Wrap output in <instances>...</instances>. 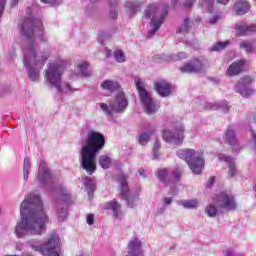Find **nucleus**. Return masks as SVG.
Returning <instances> with one entry per match:
<instances>
[{"label": "nucleus", "mask_w": 256, "mask_h": 256, "mask_svg": "<svg viewBox=\"0 0 256 256\" xmlns=\"http://www.w3.org/2000/svg\"><path fill=\"white\" fill-rule=\"evenodd\" d=\"M20 215L22 220L17 223L15 234L20 239L32 235H41L45 225L49 223V216L43 209V201L39 195L28 194L21 203Z\"/></svg>", "instance_id": "1"}, {"label": "nucleus", "mask_w": 256, "mask_h": 256, "mask_svg": "<svg viewBox=\"0 0 256 256\" xmlns=\"http://www.w3.org/2000/svg\"><path fill=\"white\" fill-rule=\"evenodd\" d=\"M105 147V135L90 131L86 139V145L81 150V167L88 175L97 171V153Z\"/></svg>", "instance_id": "2"}, {"label": "nucleus", "mask_w": 256, "mask_h": 256, "mask_svg": "<svg viewBox=\"0 0 256 256\" xmlns=\"http://www.w3.org/2000/svg\"><path fill=\"white\" fill-rule=\"evenodd\" d=\"M45 27L43 22L39 19H27L22 25V35L29 41L24 48V65L29 67V59H35L37 57V51H35V35H43Z\"/></svg>", "instance_id": "3"}, {"label": "nucleus", "mask_w": 256, "mask_h": 256, "mask_svg": "<svg viewBox=\"0 0 256 256\" xmlns=\"http://www.w3.org/2000/svg\"><path fill=\"white\" fill-rule=\"evenodd\" d=\"M179 159L185 161L192 170L194 175H201L203 169H205V158L203 152L195 151V149L186 148L177 152Z\"/></svg>", "instance_id": "4"}, {"label": "nucleus", "mask_w": 256, "mask_h": 256, "mask_svg": "<svg viewBox=\"0 0 256 256\" xmlns=\"http://www.w3.org/2000/svg\"><path fill=\"white\" fill-rule=\"evenodd\" d=\"M67 69L66 62L57 64H48V69L45 71V77L52 87H55L59 93L63 91V73Z\"/></svg>", "instance_id": "5"}, {"label": "nucleus", "mask_w": 256, "mask_h": 256, "mask_svg": "<svg viewBox=\"0 0 256 256\" xmlns=\"http://www.w3.org/2000/svg\"><path fill=\"white\" fill-rule=\"evenodd\" d=\"M30 247L36 253H41L44 256H59L61 251V243L59 241V236L53 234L50 236L46 244H41V242H31Z\"/></svg>", "instance_id": "6"}, {"label": "nucleus", "mask_w": 256, "mask_h": 256, "mask_svg": "<svg viewBox=\"0 0 256 256\" xmlns=\"http://www.w3.org/2000/svg\"><path fill=\"white\" fill-rule=\"evenodd\" d=\"M134 83L136 85V89L138 90L139 99L144 107L145 113H147V115L155 113V111H157V106L155 105V102H153L151 94H149L147 89H145V82H143L141 78L137 77L135 78Z\"/></svg>", "instance_id": "7"}, {"label": "nucleus", "mask_w": 256, "mask_h": 256, "mask_svg": "<svg viewBox=\"0 0 256 256\" xmlns=\"http://www.w3.org/2000/svg\"><path fill=\"white\" fill-rule=\"evenodd\" d=\"M169 15V6L164 7V11L160 17V19H157V5L155 4H149L145 10V17L146 19H151V25L152 30L149 32V36L153 37L159 29H161V26L163 25V22L165 21V17Z\"/></svg>", "instance_id": "8"}, {"label": "nucleus", "mask_w": 256, "mask_h": 256, "mask_svg": "<svg viewBox=\"0 0 256 256\" xmlns=\"http://www.w3.org/2000/svg\"><path fill=\"white\" fill-rule=\"evenodd\" d=\"M127 105H129V102L127 101V98L125 97V93L119 92L115 100L113 102H110L109 105L106 103H100V108L103 112L106 113V115H111L114 113H122V111H125L127 109Z\"/></svg>", "instance_id": "9"}, {"label": "nucleus", "mask_w": 256, "mask_h": 256, "mask_svg": "<svg viewBox=\"0 0 256 256\" xmlns=\"http://www.w3.org/2000/svg\"><path fill=\"white\" fill-rule=\"evenodd\" d=\"M185 129L183 128L182 124H176L174 126V131L171 132L169 130L163 131V139L166 141V143H175V145H181L183 143V140L185 139V136L183 135V132Z\"/></svg>", "instance_id": "10"}, {"label": "nucleus", "mask_w": 256, "mask_h": 256, "mask_svg": "<svg viewBox=\"0 0 256 256\" xmlns=\"http://www.w3.org/2000/svg\"><path fill=\"white\" fill-rule=\"evenodd\" d=\"M215 201L219 203L221 209H226V211H235V209H237L235 197L225 192H221Z\"/></svg>", "instance_id": "11"}, {"label": "nucleus", "mask_w": 256, "mask_h": 256, "mask_svg": "<svg viewBox=\"0 0 256 256\" xmlns=\"http://www.w3.org/2000/svg\"><path fill=\"white\" fill-rule=\"evenodd\" d=\"M205 64L197 58L194 57L185 63L183 66L179 68L182 73H199V71H203Z\"/></svg>", "instance_id": "12"}, {"label": "nucleus", "mask_w": 256, "mask_h": 256, "mask_svg": "<svg viewBox=\"0 0 256 256\" xmlns=\"http://www.w3.org/2000/svg\"><path fill=\"white\" fill-rule=\"evenodd\" d=\"M127 256H143V243L139 238H132L127 244Z\"/></svg>", "instance_id": "13"}, {"label": "nucleus", "mask_w": 256, "mask_h": 256, "mask_svg": "<svg viewBox=\"0 0 256 256\" xmlns=\"http://www.w3.org/2000/svg\"><path fill=\"white\" fill-rule=\"evenodd\" d=\"M245 67V60H238L234 63H232L226 72V75L228 77H237V75H240L243 73V69Z\"/></svg>", "instance_id": "14"}, {"label": "nucleus", "mask_w": 256, "mask_h": 256, "mask_svg": "<svg viewBox=\"0 0 256 256\" xmlns=\"http://www.w3.org/2000/svg\"><path fill=\"white\" fill-rule=\"evenodd\" d=\"M154 91L161 97H169L171 95V84L166 81L154 82Z\"/></svg>", "instance_id": "15"}, {"label": "nucleus", "mask_w": 256, "mask_h": 256, "mask_svg": "<svg viewBox=\"0 0 256 256\" xmlns=\"http://www.w3.org/2000/svg\"><path fill=\"white\" fill-rule=\"evenodd\" d=\"M118 181L120 183V193L122 196H124V199L129 202V195L131 193V190H129V183L127 182V176L120 175L118 177Z\"/></svg>", "instance_id": "16"}, {"label": "nucleus", "mask_w": 256, "mask_h": 256, "mask_svg": "<svg viewBox=\"0 0 256 256\" xmlns=\"http://www.w3.org/2000/svg\"><path fill=\"white\" fill-rule=\"evenodd\" d=\"M104 209H106L107 211H112L113 216L116 219H119V217H121V205L119 204V202H117V200H112L105 203Z\"/></svg>", "instance_id": "17"}, {"label": "nucleus", "mask_w": 256, "mask_h": 256, "mask_svg": "<svg viewBox=\"0 0 256 256\" xmlns=\"http://www.w3.org/2000/svg\"><path fill=\"white\" fill-rule=\"evenodd\" d=\"M250 9L249 2L246 0H236L234 3V10L236 15H245Z\"/></svg>", "instance_id": "18"}, {"label": "nucleus", "mask_w": 256, "mask_h": 256, "mask_svg": "<svg viewBox=\"0 0 256 256\" xmlns=\"http://www.w3.org/2000/svg\"><path fill=\"white\" fill-rule=\"evenodd\" d=\"M51 179V171L49 168H43V162L40 163V167L38 170V183H47Z\"/></svg>", "instance_id": "19"}, {"label": "nucleus", "mask_w": 256, "mask_h": 256, "mask_svg": "<svg viewBox=\"0 0 256 256\" xmlns=\"http://www.w3.org/2000/svg\"><path fill=\"white\" fill-rule=\"evenodd\" d=\"M183 175V169L176 167L172 170L171 175L168 178V183L173 185V183H179L181 181V176Z\"/></svg>", "instance_id": "20"}, {"label": "nucleus", "mask_w": 256, "mask_h": 256, "mask_svg": "<svg viewBox=\"0 0 256 256\" xmlns=\"http://www.w3.org/2000/svg\"><path fill=\"white\" fill-rule=\"evenodd\" d=\"M100 87L102 89H106V91H119V89H121V85H119V83L114 82L112 80H105L101 83Z\"/></svg>", "instance_id": "21"}, {"label": "nucleus", "mask_w": 256, "mask_h": 256, "mask_svg": "<svg viewBox=\"0 0 256 256\" xmlns=\"http://www.w3.org/2000/svg\"><path fill=\"white\" fill-rule=\"evenodd\" d=\"M141 11V3L139 2H128L126 6V13L128 15L133 16L136 15V13H139Z\"/></svg>", "instance_id": "22"}, {"label": "nucleus", "mask_w": 256, "mask_h": 256, "mask_svg": "<svg viewBox=\"0 0 256 256\" xmlns=\"http://www.w3.org/2000/svg\"><path fill=\"white\" fill-rule=\"evenodd\" d=\"M155 175L157 179H159V181H161L162 183H165V185H170L169 172L167 171V169L165 168L158 169L157 172H155Z\"/></svg>", "instance_id": "23"}, {"label": "nucleus", "mask_w": 256, "mask_h": 256, "mask_svg": "<svg viewBox=\"0 0 256 256\" xmlns=\"http://www.w3.org/2000/svg\"><path fill=\"white\" fill-rule=\"evenodd\" d=\"M225 142L228 145H235L237 143V138L235 136V130L231 129V126L227 128V131L225 133Z\"/></svg>", "instance_id": "24"}, {"label": "nucleus", "mask_w": 256, "mask_h": 256, "mask_svg": "<svg viewBox=\"0 0 256 256\" xmlns=\"http://www.w3.org/2000/svg\"><path fill=\"white\" fill-rule=\"evenodd\" d=\"M237 31L239 33V36L249 35V33H255L256 32V26L240 25V26H237Z\"/></svg>", "instance_id": "25"}, {"label": "nucleus", "mask_w": 256, "mask_h": 256, "mask_svg": "<svg viewBox=\"0 0 256 256\" xmlns=\"http://www.w3.org/2000/svg\"><path fill=\"white\" fill-rule=\"evenodd\" d=\"M224 161L228 163V175L235 177L237 173V168L235 167V161L233 158L225 157Z\"/></svg>", "instance_id": "26"}, {"label": "nucleus", "mask_w": 256, "mask_h": 256, "mask_svg": "<svg viewBox=\"0 0 256 256\" xmlns=\"http://www.w3.org/2000/svg\"><path fill=\"white\" fill-rule=\"evenodd\" d=\"M180 205H182L184 209H197V207H199V201L197 199L184 200L180 202Z\"/></svg>", "instance_id": "27"}, {"label": "nucleus", "mask_w": 256, "mask_h": 256, "mask_svg": "<svg viewBox=\"0 0 256 256\" xmlns=\"http://www.w3.org/2000/svg\"><path fill=\"white\" fill-rule=\"evenodd\" d=\"M99 165L100 167H102V169H109V167H111V157L107 156V155H102L99 157Z\"/></svg>", "instance_id": "28"}, {"label": "nucleus", "mask_w": 256, "mask_h": 256, "mask_svg": "<svg viewBox=\"0 0 256 256\" xmlns=\"http://www.w3.org/2000/svg\"><path fill=\"white\" fill-rule=\"evenodd\" d=\"M217 206L208 204L205 208V213L208 217H217Z\"/></svg>", "instance_id": "29"}, {"label": "nucleus", "mask_w": 256, "mask_h": 256, "mask_svg": "<svg viewBox=\"0 0 256 256\" xmlns=\"http://www.w3.org/2000/svg\"><path fill=\"white\" fill-rule=\"evenodd\" d=\"M77 67H78L80 73H82V75H84V77H89V75H91V71L88 70L89 63L82 62V63L78 64Z\"/></svg>", "instance_id": "30"}, {"label": "nucleus", "mask_w": 256, "mask_h": 256, "mask_svg": "<svg viewBox=\"0 0 256 256\" xmlns=\"http://www.w3.org/2000/svg\"><path fill=\"white\" fill-rule=\"evenodd\" d=\"M189 29H191L189 18H185L183 24L177 30V33H183L185 35L186 33H189Z\"/></svg>", "instance_id": "31"}, {"label": "nucleus", "mask_w": 256, "mask_h": 256, "mask_svg": "<svg viewBox=\"0 0 256 256\" xmlns=\"http://www.w3.org/2000/svg\"><path fill=\"white\" fill-rule=\"evenodd\" d=\"M29 169H31V161L26 157L23 163L24 179H29Z\"/></svg>", "instance_id": "32"}, {"label": "nucleus", "mask_w": 256, "mask_h": 256, "mask_svg": "<svg viewBox=\"0 0 256 256\" xmlns=\"http://www.w3.org/2000/svg\"><path fill=\"white\" fill-rule=\"evenodd\" d=\"M187 57V53L179 52L178 54L169 56L168 61H183L184 59H187Z\"/></svg>", "instance_id": "33"}, {"label": "nucleus", "mask_w": 256, "mask_h": 256, "mask_svg": "<svg viewBox=\"0 0 256 256\" xmlns=\"http://www.w3.org/2000/svg\"><path fill=\"white\" fill-rule=\"evenodd\" d=\"M228 45H229V41L217 42L216 44L213 45V47L211 48V51H223V49H225V47H227Z\"/></svg>", "instance_id": "34"}, {"label": "nucleus", "mask_w": 256, "mask_h": 256, "mask_svg": "<svg viewBox=\"0 0 256 256\" xmlns=\"http://www.w3.org/2000/svg\"><path fill=\"white\" fill-rule=\"evenodd\" d=\"M58 221H65L67 219V208L57 209Z\"/></svg>", "instance_id": "35"}, {"label": "nucleus", "mask_w": 256, "mask_h": 256, "mask_svg": "<svg viewBox=\"0 0 256 256\" xmlns=\"http://www.w3.org/2000/svg\"><path fill=\"white\" fill-rule=\"evenodd\" d=\"M114 57L118 63H124L125 61V53H123V50H116L114 52Z\"/></svg>", "instance_id": "36"}, {"label": "nucleus", "mask_w": 256, "mask_h": 256, "mask_svg": "<svg viewBox=\"0 0 256 256\" xmlns=\"http://www.w3.org/2000/svg\"><path fill=\"white\" fill-rule=\"evenodd\" d=\"M28 75H29V78L32 81H38L39 80V71H37L33 68L28 69Z\"/></svg>", "instance_id": "37"}, {"label": "nucleus", "mask_w": 256, "mask_h": 256, "mask_svg": "<svg viewBox=\"0 0 256 256\" xmlns=\"http://www.w3.org/2000/svg\"><path fill=\"white\" fill-rule=\"evenodd\" d=\"M194 3H195V0H183V2L180 3L179 5H180V7H183V9L191 10Z\"/></svg>", "instance_id": "38"}, {"label": "nucleus", "mask_w": 256, "mask_h": 256, "mask_svg": "<svg viewBox=\"0 0 256 256\" xmlns=\"http://www.w3.org/2000/svg\"><path fill=\"white\" fill-rule=\"evenodd\" d=\"M240 49H246L247 53L255 51V48H253V46L249 42L240 43Z\"/></svg>", "instance_id": "39"}, {"label": "nucleus", "mask_w": 256, "mask_h": 256, "mask_svg": "<svg viewBox=\"0 0 256 256\" xmlns=\"http://www.w3.org/2000/svg\"><path fill=\"white\" fill-rule=\"evenodd\" d=\"M159 149H161V143L159 142V140H156L153 144V153L156 159H159V154H157Z\"/></svg>", "instance_id": "40"}, {"label": "nucleus", "mask_w": 256, "mask_h": 256, "mask_svg": "<svg viewBox=\"0 0 256 256\" xmlns=\"http://www.w3.org/2000/svg\"><path fill=\"white\" fill-rule=\"evenodd\" d=\"M139 143H140V145H147V143H149V134L144 133V134L140 135Z\"/></svg>", "instance_id": "41"}, {"label": "nucleus", "mask_w": 256, "mask_h": 256, "mask_svg": "<svg viewBox=\"0 0 256 256\" xmlns=\"http://www.w3.org/2000/svg\"><path fill=\"white\" fill-rule=\"evenodd\" d=\"M62 197H64V201H69L71 199V194L65 188H61Z\"/></svg>", "instance_id": "42"}, {"label": "nucleus", "mask_w": 256, "mask_h": 256, "mask_svg": "<svg viewBox=\"0 0 256 256\" xmlns=\"http://www.w3.org/2000/svg\"><path fill=\"white\" fill-rule=\"evenodd\" d=\"M41 2L48 5H59V3H61V0H41Z\"/></svg>", "instance_id": "43"}, {"label": "nucleus", "mask_w": 256, "mask_h": 256, "mask_svg": "<svg viewBox=\"0 0 256 256\" xmlns=\"http://www.w3.org/2000/svg\"><path fill=\"white\" fill-rule=\"evenodd\" d=\"M87 223H88V225H93L95 223V215H93V214L88 215Z\"/></svg>", "instance_id": "44"}, {"label": "nucleus", "mask_w": 256, "mask_h": 256, "mask_svg": "<svg viewBox=\"0 0 256 256\" xmlns=\"http://www.w3.org/2000/svg\"><path fill=\"white\" fill-rule=\"evenodd\" d=\"M5 5H7V0H0V17L5 10Z\"/></svg>", "instance_id": "45"}, {"label": "nucleus", "mask_w": 256, "mask_h": 256, "mask_svg": "<svg viewBox=\"0 0 256 256\" xmlns=\"http://www.w3.org/2000/svg\"><path fill=\"white\" fill-rule=\"evenodd\" d=\"M243 81H244V83L249 85V84L253 83V78H251V76H244Z\"/></svg>", "instance_id": "46"}, {"label": "nucleus", "mask_w": 256, "mask_h": 256, "mask_svg": "<svg viewBox=\"0 0 256 256\" xmlns=\"http://www.w3.org/2000/svg\"><path fill=\"white\" fill-rule=\"evenodd\" d=\"M240 95H242V97H249V95H253V90L241 91Z\"/></svg>", "instance_id": "47"}, {"label": "nucleus", "mask_w": 256, "mask_h": 256, "mask_svg": "<svg viewBox=\"0 0 256 256\" xmlns=\"http://www.w3.org/2000/svg\"><path fill=\"white\" fill-rule=\"evenodd\" d=\"M213 183H215V177H210L207 187H213Z\"/></svg>", "instance_id": "48"}, {"label": "nucleus", "mask_w": 256, "mask_h": 256, "mask_svg": "<svg viewBox=\"0 0 256 256\" xmlns=\"http://www.w3.org/2000/svg\"><path fill=\"white\" fill-rule=\"evenodd\" d=\"M110 15H111L112 19H117V15H118L117 10H112L110 12Z\"/></svg>", "instance_id": "49"}, {"label": "nucleus", "mask_w": 256, "mask_h": 256, "mask_svg": "<svg viewBox=\"0 0 256 256\" xmlns=\"http://www.w3.org/2000/svg\"><path fill=\"white\" fill-rule=\"evenodd\" d=\"M19 0H11L10 7H17Z\"/></svg>", "instance_id": "50"}, {"label": "nucleus", "mask_w": 256, "mask_h": 256, "mask_svg": "<svg viewBox=\"0 0 256 256\" xmlns=\"http://www.w3.org/2000/svg\"><path fill=\"white\" fill-rule=\"evenodd\" d=\"M177 3H179V0H172L170 2L171 7H177Z\"/></svg>", "instance_id": "51"}, {"label": "nucleus", "mask_w": 256, "mask_h": 256, "mask_svg": "<svg viewBox=\"0 0 256 256\" xmlns=\"http://www.w3.org/2000/svg\"><path fill=\"white\" fill-rule=\"evenodd\" d=\"M217 3H220L221 5H227V3H229V0H217Z\"/></svg>", "instance_id": "52"}, {"label": "nucleus", "mask_w": 256, "mask_h": 256, "mask_svg": "<svg viewBox=\"0 0 256 256\" xmlns=\"http://www.w3.org/2000/svg\"><path fill=\"white\" fill-rule=\"evenodd\" d=\"M172 201H173V200H171V198H165V199H164V203H165L166 205H171Z\"/></svg>", "instance_id": "53"}, {"label": "nucleus", "mask_w": 256, "mask_h": 256, "mask_svg": "<svg viewBox=\"0 0 256 256\" xmlns=\"http://www.w3.org/2000/svg\"><path fill=\"white\" fill-rule=\"evenodd\" d=\"M47 59H49V56H43L42 59L40 60V62L42 63V65H45V61H47Z\"/></svg>", "instance_id": "54"}, {"label": "nucleus", "mask_w": 256, "mask_h": 256, "mask_svg": "<svg viewBox=\"0 0 256 256\" xmlns=\"http://www.w3.org/2000/svg\"><path fill=\"white\" fill-rule=\"evenodd\" d=\"M206 5H213V3L215 2V0H204Z\"/></svg>", "instance_id": "55"}, {"label": "nucleus", "mask_w": 256, "mask_h": 256, "mask_svg": "<svg viewBox=\"0 0 256 256\" xmlns=\"http://www.w3.org/2000/svg\"><path fill=\"white\" fill-rule=\"evenodd\" d=\"M218 17L215 16L213 19L210 20V23L213 25L217 21Z\"/></svg>", "instance_id": "56"}, {"label": "nucleus", "mask_w": 256, "mask_h": 256, "mask_svg": "<svg viewBox=\"0 0 256 256\" xmlns=\"http://www.w3.org/2000/svg\"><path fill=\"white\" fill-rule=\"evenodd\" d=\"M117 3H119V0H116V1H111L110 2V5H111V7H113V5H117Z\"/></svg>", "instance_id": "57"}, {"label": "nucleus", "mask_w": 256, "mask_h": 256, "mask_svg": "<svg viewBox=\"0 0 256 256\" xmlns=\"http://www.w3.org/2000/svg\"><path fill=\"white\" fill-rule=\"evenodd\" d=\"M106 55H107V57H111V50L110 49H106Z\"/></svg>", "instance_id": "58"}, {"label": "nucleus", "mask_w": 256, "mask_h": 256, "mask_svg": "<svg viewBox=\"0 0 256 256\" xmlns=\"http://www.w3.org/2000/svg\"><path fill=\"white\" fill-rule=\"evenodd\" d=\"M139 173H140V175H143V171L140 170Z\"/></svg>", "instance_id": "59"}, {"label": "nucleus", "mask_w": 256, "mask_h": 256, "mask_svg": "<svg viewBox=\"0 0 256 256\" xmlns=\"http://www.w3.org/2000/svg\"><path fill=\"white\" fill-rule=\"evenodd\" d=\"M253 119H254V123H256V117H254Z\"/></svg>", "instance_id": "60"}, {"label": "nucleus", "mask_w": 256, "mask_h": 256, "mask_svg": "<svg viewBox=\"0 0 256 256\" xmlns=\"http://www.w3.org/2000/svg\"><path fill=\"white\" fill-rule=\"evenodd\" d=\"M42 41H47V40L42 38Z\"/></svg>", "instance_id": "61"}]
</instances>
